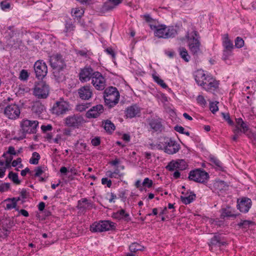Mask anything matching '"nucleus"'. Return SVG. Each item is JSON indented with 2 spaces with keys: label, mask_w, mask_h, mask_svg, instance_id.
Segmentation results:
<instances>
[{
  "label": "nucleus",
  "mask_w": 256,
  "mask_h": 256,
  "mask_svg": "<svg viewBox=\"0 0 256 256\" xmlns=\"http://www.w3.org/2000/svg\"><path fill=\"white\" fill-rule=\"evenodd\" d=\"M194 78L198 84L206 91H214L218 88V82L210 76H206L202 70H197L195 72Z\"/></svg>",
  "instance_id": "f257e3e1"
},
{
  "label": "nucleus",
  "mask_w": 256,
  "mask_h": 256,
  "mask_svg": "<svg viewBox=\"0 0 256 256\" xmlns=\"http://www.w3.org/2000/svg\"><path fill=\"white\" fill-rule=\"evenodd\" d=\"M38 124V122L37 120H23L20 123V136L19 137H14V140H22L26 138V134L36 133V128Z\"/></svg>",
  "instance_id": "f03ea898"
},
{
  "label": "nucleus",
  "mask_w": 256,
  "mask_h": 256,
  "mask_svg": "<svg viewBox=\"0 0 256 256\" xmlns=\"http://www.w3.org/2000/svg\"><path fill=\"white\" fill-rule=\"evenodd\" d=\"M156 146L158 149L164 150L169 154H176L180 149V144L168 138H164Z\"/></svg>",
  "instance_id": "7ed1b4c3"
},
{
  "label": "nucleus",
  "mask_w": 256,
  "mask_h": 256,
  "mask_svg": "<svg viewBox=\"0 0 256 256\" xmlns=\"http://www.w3.org/2000/svg\"><path fill=\"white\" fill-rule=\"evenodd\" d=\"M150 26L152 30H154L155 36L159 38H168L174 36L177 33L176 30L174 28H168L164 25L158 26L152 24Z\"/></svg>",
  "instance_id": "20e7f679"
},
{
  "label": "nucleus",
  "mask_w": 256,
  "mask_h": 256,
  "mask_svg": "<svg viewBox=\"0 0 256 256\" xmlns=\"http://www.w3.org/2000/svg\"><path fill=\"white\" fill-rule=\"evenodd\" d=\"M120 94L117 89L114 87L106 88L104 92V98L106 104L110 107H112L118 103Z\"/></svg>",
  "instance_id": "39448f33"
},
{
  "label": "nucleus",
  "mask_w": 256,
  "mask_h": 256,
  "mask_svg": "<svg viewBox=\"0 0 256 256\" xmlns=\"http://www.w3.org/2000/svg\"><path fill=\"white\" fill-rule=\"evenodd\" d=\"M49 86L45 82H36L34 88L33 94L38 98H46L48 95Z\"/></svg>",
  "instance_id": "423d86ee"
},
{
  "label": "nucleus",
  "mask_w": 256,
  "mask_h": 256,
  "mask_svg": "<svg viewBox=\"0 0 256 256\" xmlns=\"http://www.w3.org/2000/svg\"><path fill=\"white\" fill-rule=\"evenodd\" d=\"M208 178V173L200 169H196L190 171L188 176L190 180L201 183H203L207 180Z\"/></svg>",
  "instance_id": "0eeeda50"
},
{
  "label": "nucleus",
  "mask_w": 256,
  "mask_h": 256,
  "mask_svg": "<svg viewBox=\"0 0 256 256\" xmlns=\"http://www.w3.org/2000/svg\"><path fill=\"white\" fill-rule=\"evenodd\" d=\"M114 226L113 223L108 220L95 222L90 226V230L94 232H102L110 230L112 229Z\"/></svg>",
  "instance_id": "6e6552de"
},
{
  "label": "nucleus",
  "mask_w": 256,
  "mask_h": 256,
  "mask_svg": "<svg viewBox=\"0 0 256 256\" xmlns=\"http://www.w3.org/2000/svg\"><path fill=\"white\" fill-rule=\"evenodd\" d=\"M70 110L69 104L64 100L56 102L53 106L52 112L57 116L66 114Z\"/></svg>",
  "instance_id": "1a4fd4ad"
},
{
  "label": "nucleus",
  "mask_w": 256,
  "mask_h": 256,
  "mask_svg": "<svg viewBox=\"0 0 256 256\" xmlns=\"http://www.w3.org/2000/svg\"><path fill=\"white\" fill-rule=\"evenodd\" d=\"M4 114L8 119L16 120L19 118L20 111L18 105L10 104L4 108Z\"/></svg>",
  "instance_id": "9d476101"
},
{
  "label": "nucleus",
  "mask_w": 256,
  "mask_h": 256,
  "mask_svg": "<svg viewBox=\"0 0 256 256\" xmlns=\"http://www.w3.org/2000/svg\"><path fill=\"white\" fill-rule=\"evenodd\" d=\"M92 84L97 90H103L106 87V80L100 73L96 72L92 76Z\"/></svg>",
  "instance_id": "9b49d317"
},
{
  "label": "nucleus",
  "mask_w": 256,
  "mask_h": 256,
  "mask_svg": "<svg viewBox=\"0 0 256 256\" xmlns=\"http://www.w3.org/2000/svg\"><path fill=\"white\" fill-rule=\"evenodd\" d=\"M34 70L36 76L38 79H42L48 72L46 64L42 60H38L34 64Z\"/></svg>",
  "instance_id": "f8f14e48"
},
{
  "label": "nucleus",
  "mask_w": 256,
  "mask_h": 256,
  "mask_svg": "<svg viewBox=\"0 0 256 256\" xmlns=\"http://www.w3.org/2000/svg\"><path fill=\"white\" fill-rule=\"evenodd\" d=\"M65 124L68 127L78 128L84 122L82 116L74 114L66 118Z\"/></svg>",
  "instance_id": "ddd939ff"
},
{
  "label": "nucleus",
  "mask_w": 256,
  "mask_h": 256,
  "mask_svg": "<svg viewBox=\"0 0 256 256\" xmlns=\"http://www.w3.org/2000/svg\"><path fill=\"white\" fill-rule=\"evenodd\" d=\"M50 62L52 68H64L66 66L62 56L58 54L51 56Z\"/></svg>",
  "instance_id": "4468645a"
},
{
  "label": "nucleus",
  "mask_w": 256,
  "mask_h": 256,
  "mask_svg": "<svg viewBox=\"0 0 256 256\" xmlns=\"http://www.w3.org/2000/svg\"><path fill=\"white\" fill-rule=\"evenodd\" d=\"M188 47L190 52L194 56H198L201 52L200 49V43L198 38L194 36L188 40Z\"/></svg>",
  "instance_id": "2eb2a0df"
},
{
  "label": "nucleus",
  "mask_w": 256,
  "mask_h": 256,
  "mask_svg": "<svg viewBox=\"0 0 256 256\" xmlns=\"http://www.w3.org/2000/svg\"><path fill=\"white\" fill-rule=\"evenodd\" d=\"M79 98L83 100H88L93 94L92 90L90 86H82L78 90Z\"/></svg>",
  "instance_id": "dca6fc26"
},
{
  "label": "nucleus",
  "mask_w": 256,
  "mask_h": 256,
  "mask_svg": "<svg viewBox=\"0 0 256 256\" xmlns=\"http://www.w3.org/2000/svg\"><path fill=\"white\" fill-rule=\"evenodd\" d=\"M223 46H224V55L225 58H226L231 54V52L234 48L232 42L229 39L228 34L224 35L223 37Z\"/></svg>",
  "instance_id": "f3484780"
},
{
  "label": "nucleus",
  "mask_w": 256,
  "mask_h": 256,
  "mask_svg": "<svg viewBox=\"0 0 256 256\" xmlns=\"http://www.w3.org/2000/svg\"><path fill=\"white\" fill-rule=\"evenodd\" d=\"M187 167L186 162L183 160H178L176 161H172L166 166V168L172 171L175 169L184 170Z\"/></svg>",
  "instance_id": "a211bd4d"
},
{
  "label": "nucleus",
  "mask_w": 256,
  "mask_h": 256,
  "mask_svg": "<svg viewBox=\"0 0 256 256\" xmlns=\"http://www.w3.org/2000/svg\"><path fill=\"white\" fill-rule=\"evenodd\" d=\"M93 70L90 67H85L80 70L79 74L80 80L82 82H86L92 78L94 76Z\"/></svg>",
  "instance_id": "6ab92c4d"
},
{
  "label": "nucleus",
  "mask_w": 256,
  "mask_h": 256,
  "mask_svg": "<svg viewBox=\"0 0 256 256\" xmlns=\"http://www.w3.org/2000/svg\"><path fill=\"white\" fill-rule=\"evenodd\" d=\"M104 112V107L102 105L98 104L93 106L88 110L86 113V116L88 118H96L98 117L100 114Z\"/></svg>",
  "instance_id": "aec40b11"
},
{
  "label": "nucleus",
  "mask_w": 256,
  "mask_h": 256,
  "mask_svg": "<svg viewBox=\"0 0 256 256\" xmlns=\"http://www.w3.org/2000/svg\"><path fill=\"white\" fill-rule=\"evenodd\" d=\"M238 208L241 212H246L252 205V201L250 198H243L240 202L238 200Z\"/></svg>",
  "instance_id": "412c9836"
},
{
  "label": "nucleus",
  "mask_w": 256,
  "mask_h": 256,
  "mask_svg": "<svg viewBox=\"0 0 256 256\" xmlns=\"http://www.w3.org/2000/svg\"><path fill=\"white\" fill-rule=\"evenodd\" d=\"M75 21L70 18H66L64 21V32L67 34L73 32L75 28Z\"/></svg>",
  "instance_id": "4be33fe9"
},
{
  "label": "nucleus",
  "mask_w": 256,
  "mask_h": 256,
  "mask_svg": "<svg viewBox=\"0 0 256 256\" xmlns=\"http://www.w3.org/2000/svg\"><path fill=\"white\" fill-rule=\"evenodd\" d=\"M140 108L134 105L128 108L126 110V116L127 118H132L140 113Z\"/></svg>",
  "instance_id": "5701e85b"
},
{
  "label": "nucleus",
  "mask_w": 256,
  "mask_h": 256,
  "mask_svg": "<svg viewBox=\"0 0 256 256\" xmlns=\"http://www.w3.org/2000/svg\"><path fill=\"white\" fill-rule=\"evenodd\" d=\"M122 0H108L104 5L103 9L105 10H112L120 4Z\"/></svg>",
  "instance_id": "b1692460"
},
{
  "label": "nucleus",
  "mask_w": 256,
  "mask_h": 256,
  "mask_svg": "<svg viewBox=\"0 0 256 256\" xmlns=\"http://www.w3.org/2000/svg\"><path fill=\"white\" fill-rule=\"evenodd\" d=\"M149 124L150 128L155 132H161L162 129V126L160 120L152 119Z\"/></svg>",
  "instance_id": "393cba45"
},
{
  "label": "nucleus",
  "mask_w": 256,
  "mask_h": 256,
  "mask_svg": "<svg viewBox=\"0 0 256 256\" xmlns=\"http://www.w3.org/2000/svg\"><path fill=\"white\" fill-rule=\"evenodd\" d=\"M53 74L56 80L58 82H60L64 80L65 76L63 72L64 68H52Z\"/></svg>",
  "instance_id": "a878e982"
},
{
  "label": "nucleus",
  "mask_w": 256,
  "mask_h": 256,
  "mask_svg": "<svg viewBox=\"0 0 256 256\" xmlns=\"http://www.w3.org/2000/svg\"><path fill=\"white\" fill-rule=\"evenodd\" d=\"M236 214H234L230 206H227L225 208H222L221 210L220 218H224L226 217H234L236 216Z\"/></svg>",
  "instance_id": "bb28decb"
},
{
  "label": "nucleus",
  "mask_w": 256,
  "mask_h": 256,
  "mask_svg": "<svg viewBox=\"0 0 256 256\" xmlns=\"http://www.w3.org/2000/svg\"><path fill=\"white\" fill-rule=\"evenodd\" d=\"M128 216V214L126 213L124 210H121L116 213H114L112 214V217L118 220L124 219L126 221H128L130 219Z\"/></svg>",
  "instance_id": "cd10ccee"
},
{
  "label": "nucleus",
  "mask_w": 256,
  "mask_h": 256,
  "mask_svg": "<svg viewBox=\"0 0 256 256\" xmlns=\"http://www.w3.org/2000/svg\"><path fill=\"white\" fill-rule=\"evenodd\" d=\"M195 198V194L190 192V194L188 196H181L180 199L184 204H187L192 202L194 200Z\"/></svg>",
  "instance_id": "c85d7f7f"
},
{
  "label": "nucleus",
  "mask_w": 256,
  "mask_h": 256,
  "mask_svg": "<svg viewBox=\"0 0 256 256\" xmlns=\"http://www.w3.org/2000/svg\"><path fill=\"white\" fill-rule=\"evenodd\" d=\"M144 247L137 242L132 243L129 247L130 252L135 253L138 251L143 250Z\"/></svg>",
  "instance_id": "c756f323"
},
{
  "label": "nucleus",
  "mask_w": 256,
  "mask_h": 256,
  "mask_svg": "<svg viewBox=\"0 0 256 256\" xmlns=\"http://www.w3.org/2000/svg\"><path fill=\"white\" fill-rule=\"evenodd\" d=\"M179 52L181 58L186 62L190 60V56L188 54L187 50L184 48H180Z\"/></svg>",
  "instance_id": "7c9ffc66"
},
{
  "label": "nucleus",
  "mask_w": 256,
  "mask_h": 256,
  "mask_svg": "<svg viewBox=\"0 0 256 256\" xmlns=\"http://www.w3.org/2000/svg\"><path fill=\"white\" fill-rule=\"evenodd\" d=\"M104 128L106 132H112L114 130L115 126L110 120H106L104 123Z\"/></svg>",
  "instance_id": "2f4dec72"
},
{
  "label": "nucleus",
  "mask_w": 256,
  "mask_h": 256,
  "mask_svg": "<svg viewBox=\"0 0 256 256\" xmlns=\"http://www.w3.org/2000/svg\"><path fill=\"white\" fill-rule=\"evenodd\" d=\"M15 34H16V32L13 26L9 27L5 32V37L8 39L13 38Z\"/></svg>",
  "instance_id": "473e14b6"
},
{
  "label": "nucleus",
  "mask_w": 256,
  "mask_h": 256,
  "mask_svg": "<svg viewBox=\"0 0 256 256\" xmlns=\"http://www.w3.org/2000/svg\"><path fill=\"white\" fill-rule=\"evenodd\" d=\"M71 12L73 16L76 18H80L83 15L84 10L82 9L75 8L72 9Z\"/></svg>",
  "instance_id": "72a5a7b5"
},
{
  "label": "nucleus",
  "mask_w": 256,
  "mask_h": 256,
  "mask_svg": "<svg viewBox=\"0 0 256 256\" xmlns=\"http://www.w3.org/2000/svg\"><path fill=\"white\" fill-rule=\"evenodd\" d=\"M40 159V155L36 152H34L32 154V157L30 160V162L31 164H37L38 163V160Z\"/></svg>",
  "instance_id": "f704fd0d"
},
{
  "label": "nucleus",
  "mask_w": 256,
  "mask_h": 256,
  "mask_svg": "<svg viewBox=\"0 0 256 256\" xmlns=\"http://www.w3.org/2000/svg\"><path fill=\"white\" fill-rule=\"evenodd\" d=\"M8 176L14 183L17 184H19L20 183V181L18 178V175L17 174L10 172Z\"/></svg>",
  "instance_id": "c9c22d12"
},
{
  "label": "nucleus",
  "mask_w": 256,
  "mask_h": 256,
  "mask_svg": "<svg viewBox=\"0 0 256 256\" xmlns=\"http://www.w3.org/2000/svg\"><path fill=\"white\" fill-rule=\"evenodd\" d=\"M236 126H240L244 132H245L248 130V127L244 122L241 118L236 119Z\"/></svg>",
  "instance_id": "e433bc0d"
},
{
  "label": "nucleus",
  "mask_w": 256,
  "mask_h": 256,
  "mask_svg": "<svg viewBox=\"0 0 256 256\" xmlns=\"http://www.w3.org/2000/svg\"><path fill=\"white\" fill-rule=\"evenodd\" d=\"M152 78L162 88H168V86L164 82V80L160 78L158 76L152 74Z\"/></svg>",
  "instance_id": "4c0bfd02"
},
{
  "label": "nucleus",
  "mask_w": 256,
  "mask_h": 256,
  "mask_svg": "<svg viewBox=\"0 0 256 256\" xmlns=\"http://www.w3.org/2000/svg\"><path fill=\"white\" fill-rule=\"evenodd\" d=\"M90 106V104H77L76 108V110L78 112H82L86 110Z\"/></svg>",
  "instance_id": "58836bf2"
},
{
  "label": "nucleus",
  "mask_w": 256,
  "mask_h": 256,
  "mask_svg": "<svg viewBox=\"0 0 256 256\" xmlns=\"http://www.w3.org/2000/svg\"><path fill=\"white\" fill-rule=\"evenodd\" d=\"M90 204L88 202L86 198H82L78 201V206L80 208H88Z\"/></svg>",
  "instance_id": "ea45409f"
},
{
  "label": "nucleus",
  "mask_w": 256,
  "mask_h": 256,
  "mask_svg": "<svg viewBox=\"0 0 256 256\" xmlns=\"http://www.w3.org/2000/svg\"><path fill=\"white\" fill-rule=\"evenodd\" d=\"M252 224V222L250 220H242L238 224V226L240 228H248L250 224Z\"/></svg>",
  "instance_id": "a19ab883"
},
{
  "label": "nucleus",
  "mask_w": 256,
  "mask_h": 256,
  "mask_svg": "<svg viewBox=\"0 0 256 256\" xmlns=\"http://www.w3.org/2000/svg\"><path fill=\"white\" fill-rule=\"evenodd\" d=\"M244 45V40L238 37L235 40V46L237 48H240Z\"/></svg>",
  "instance_id": "79ce46f5"
},
{
  "label": "nucleus",
  "mask_w": 256,
  "mask_h": 256,
  "mask_svg": "<svg viewBox=\"0 0 256 256\" xmlns=\"http://www.w3.org/2000/svg\"><path fill=\"white\" fill-rule=\"evenodd\" d=\"M218 102H212L210 104V108L212 113H214L217 112L218 110L217 104Z\"/></svg>",
  "instance_id": "37998d69"
},
{
  "label": "nucleus",
  "mask_w": 256,
  "mask_h": 256,
  "mask_svg": "<svg viewBox=\"0 0 256 256\" xmlns=\"http://www.w3.org/2000/svg\"><path fill=\"white\" fill-rule=\"evenodd\" d=\"M28 76V73L26 70H22L20 72L19 76V78L21 80H27Z\"/></svg>",
  "instance_id": "c03bdc74"
},
{
  "label": "nucleus",
  "mask_w": 256,
  "mask_h": 256,
  "mask_svg": "<svg viewBox=\"0 0 256 256\" xmlns=\"http://www.w3.org/2000/svg\"><path fill=\"white\" fill-rule=\"evenodd\" d=\"M196 100L198 104L202 105V106H205L206 104V102L204 97L200 95L197 97Z\"/></svg>",
  "instance_id": "a18cd8bd"
},
{
  "label": "nucleus",
  "mask_w": 256,
  "mask_h": 256,
  "mask_svg": "<svg viewBox=\"0 0 256 256\" xmlns=\"http://www.w3.org/2000/svg\"><path fill=\"white\" fill-rule=\"evenodd\" d=\"M152 181L151 180H150L148 178H144L143 182L142 185L144 186L148 187V188L152 187Z\"/></svg>",
  "instance_id": "49530a36"
},
{
  "label": "nucleus",
  "mask_w": 256,
  "mask_h": 256,
  "mask_svg": "<svg viewBox=\"0 0 256 256\" xmlns=\"http://www.w3.org/2000/svg\"><path fill=\"white\" fill-rule=\"evenodd\" d=\"M76 146L78 150H80V152H83L86 148V144L82 142L79 143L78 142L76 144Z\"/></svg>",
  "instance_id": "de8ad7c7"
},
{
  "label": "nucleus",
  "mask_w": 256,
  "mask_h": 256,
  "mask_svg": "<svg viewBox=\"0 0 256 256\" xmlns=\"http://www.w3.org/2000/svg\"><path fill=\"white\" fill-rule=\"evenodd\" d=\"M10 186L9 183H4L0 185V192H3L8 190Z\"/></svg>",
  "instance_id": "09e8293b"
},
{
  "label": "nucleus",
  "mask_w": 256,
  "mask_h": 256,
  "mask_svg": "<svg viewBox=\"0 0 256 256\" xmlns=\"http://www.w3.org/2000/svg\"><path fill=\"white\" fill-rule=\"evenodd\" d=\"M90 52L86 50H76L77 54H78L82 56L86 57L88 56L90 54Z\"/></svg>",
  "instance_id": "8fccbe9b"
},
{
  "label": "nucleus",
  "mask_w": 256,
  "mask_h": 256,
  "mask_svg": "<svg viewBox=\"0 0 256 256\" xmlns=\"http://www.w3.org/2000/svg\"><path fill=\"white\" fill-rule=\"evenodd\" d=\"M16 202L14 201V198L10 203L6 204V208L7 209H12L16 208Z\"/></svg>",
  "instance_id": "3c124183"
},
{
  "label": "nucleus",
  "mask_w": 256,
  "mask_h": 256,
  "mask_svg": "<svg viewBox=\"0 0 256 256\" xmlns=\"http://www.w3.org/2000/svg\"><path fill=\"white\" fill-rule=\"evenodd\" d=\"M102 184H106L108 188H110L112 186V181L106 178H102Z\"/></svg>",
  "instance_id": "603ef678"
},
{
  "label": "nucleus",
  "mask_w": 256,
  "mask_h": 256,
  "mask_svg": "<svg viewBox=\"0 0 256 256\" xmlns=\"http://www.w3.org/2000/svg\"><path fill=\"white\" fill-rule=\"evenodd\" d=\"M36 173L34 174L35 176H40L43 172L44 171L41 166H38L35 169Z\"/></svg>",
  "instance_id": "864d4df0"
},
{
  "label": "nucleus",
  "mask_w": 256,
  "mask_h": 256,
  "mask_svg": "<svg viewBox=\"0 0 256 256\" xmlns=\"http://www.w3.org/2000/svg\"><path fill=\"white\" fill-rule=\"evenodd\" d=\"M210 161L214 164L216 166H220V161L216 159V158L214 157H211L210 158Z\"/></svg>",
  "instance_id": "5fc2aeb1"
},
{
  "label": "nucleus",
  "mask_w": 256,
  "mask_h": 256,
  "mask_svg": "<svg viewBox=\"0 0 256 256\" xmlns=\"http://www.w3.org/2000/svg\"><path fill=\"white\" fill-rule=\"evenodd\" d=\"M92 144L93 146H97L100 144V139L98 138H96L92 140Z\"/></svg>",
  "instance_id": "6e6d98bb"
},
{
  "label": "nucleus",
  "mask_w": 256,
  "mask_h": 256,
  "mask_svg": "<svg viewBox=\"0 0 256 256\" xmlns=\"http://www.w3.org/2000/svg\"><path fill=\"white\" fill-rule=\"evenodd\" d=\"M12 160V157L10 156V158H6V160L5 166L4 168H9L10 167V164Z\"/></svg>",
  "instance_id": "4d7b16f0"
},
{
  "label": "nucleus",
  "mask_w": 256,
  "mask_h": 256,
  "mask_svg": "<svg viewBox=\"0 0 256 256\" xmlns=\"http://www.w3.org/2000/svg\"><path fill=\"white\" fill-rule=\"evenodd\" d=\"M7 152L12 155H16V153L15 151L14 148L12 146L8 147V150Z\"/></svg>",
  "instance_id": "13d9d810"
},
{
  "label": "nucleus",
  "mask_w": 256,
  "mask_h": 256,
  "mask_svg": "<svg viewBox=\"0 0 256 256\" xmlns=\"http://www.w3.org/2000/svg\"><path fill=\"white\" fill-rule=\"evenodd\" d=\"M1 7L2 10L8 8L10 7V4L6 2H1Z\"/></svg>",
  "instance_id": "bf43d9fd"
},
{
  "label": "nucleus",
  "mask_w": 256,
  "mask_h": 256,
  "mask_svg": "<svg viewBox=\"0 0 256 256\" xmlns=\"http://www.w3.org/2000/svg\"><path fill=\"white\" fill-rule=\"evenodd\" d=\"M41 128L43 132H46L52 129V126L50 125L42 126Z\"/></svg>",
  "instance_id": "052dcab7"
},
{
  "label": "nucleus",
  "mask_w": 256,
  "mask_h": 256,
  "mask_svg": "<svg viewBox=\"0 0 256 256\" xmlns=\"http://www.w3.org/2000/svg\"><path fill=\"white\" fill-rule=\"evenodd\" d=\"M22 159L20 158H18L16 160H13L12 163V166L14 167H15L18 166V164L21 163Z\"/></svg>",
  "instance_id": "680f3d73"
},
{
  "label": "nucleus",
  "mask_w": 256,
  "mask_h": 256,
  "mask_svg": "<svg viewBox=\"0 0 256 256\" xmlns=\"http://www.w3.org/2000/svg\"><path fill=\"white\" fill-rule=\"evenodd\" d=\"M174 130L180 133L184 134V128L182 126H176L174 127Z\"/></svg>",
  "instance_id": "e2e57ef3"
},
{
  "label": "nucleus",
  "mask_w": 256,
  "mask_h": 256,
  "mask_svg": "<svg viewBox=\"0 0 256 256\" xmlns=\"http://www.w3.org/2000/svg\"><path fill=\"white\" fill-rule=\"evenodd\" d=\"M106 52L108 54H110L112 56V58H114L115 57L114 52L112 50V48H108L107 49H106Z\"/></svg>",
  "instance_id": "0e129e2a"
},
{
  "label": "nucleus",
  "mask_w": 256,
  "mask_h": 256,
  "mask_svg": "<svg viewBox=\"0 0 256 256\" xmlns=\"http://www.w3.org/2000/svg\"><path fill=\"white\" fill-rule=\"evenodd\" d=\"M144 18L147 22H151L153 19L150 16L149 14H144L143 16Z\"/></svg>",
  "instance_id": "69168bd1"
},
{
  "label": "nucleus",
  "mask_w": 256,
  "mask_h": 256,
  "mask_svg": "<svg viewBox=\"0 0 256 256\" xmlns=\"http://www.w3.org/2000/svg\"><path fill=\"white\" fill-rule=\"evenodd\" d=\"M30 170L28 168H26L24 170L21 171V175L22 176H25L27 173L30 172Z\"/></svg>",
  "instance_id": "338daca9"
},
{
  "label": "nucleus",
  "mask_w": 256,
  "mask_h": 256,
  "mask_svg": "<svg viewBox=\"0 0 256 256\" xmlns=\"http://www.w3.org/2000/svg\"><path fill=\"white\" fill-rule=\"evenodd\" d=\"M122 139L128 142L130 140V136L129 134H124L123 136H122Z\"/></svg>",
  "instance_id": "774afa93"
}]
</instances>
